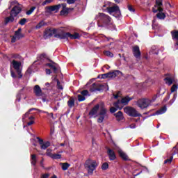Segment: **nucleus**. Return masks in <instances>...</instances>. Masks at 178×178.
Masks as SVG:
<instances>
[{
    "label": "nucleus",
    "mask_w": 178,
    "mask_h": 178,
    "mask_svg": "<svg viewBox=\"0 0 178 178\" xmlns=\"http://www.w3.org/2000/svg\"><path fill=\"white\" fill-rule=\"evenodd\" d=\"M30 115V111H28L25 114L23 115L22 116V120H25L26 118H28V116Z\"/></svg>",
    "instance_id": "47"
},
{
    "label": "nucleus",
    "mask_w": 178,
    "mask_h": 178,
    "mask_svg": "<svg viewBox=\"0 0 178 178\" xmlns=\"http://www.w3.org/2000/svg\"><path fill=\"white\" fill-rule=\"evenodd\" d=\"M33 92L36 97H42V90L38 85H35L33 87Z\"/></svg>",
    "instance_id": "19"
},
{
    "label": "nucleus",
    "mask_w": 178,
    "mask_h": 178,
    "mask_svg": "<svg viewBox=\"0 0 178 178\" xmlns=\"http://www.w3.org/2000/svg\"><path fill=\"white\" fill-rule=\"evenodd\" d=\"M97 19L100 23L104 24V26H111L112 25V18L109 17V15H106L102 13H99L97 16Z\"/></svg>",
    "instance_id": "4"
},
{
    "label": "nucleus",
    "mask_w": 178,
    "mask_h": 178,
    "mask_svg": "<svg viewBox=\"0 0 178 178\" xmlns=\"http://www.w3.org/2000/svg\"><path fill=\"white\" fill-rule=\"evenodd\" d=\"M170 99V95H167L165 98H164V99H163V102H166L167 101H169V99Z\"/></svg>",
    "instance_id": "58"
},
{
    "label": "nucleus",
    "mask_w": 178,
    "mask_h": 178,
    "mask_svg": "<svg viewBox=\"0 0 178 178\" xmlns=\"http://www.w3.org/2000/svg\"><path fill=\"white\" fill-rule=\"evenodd\" d=\"M74 2H76V0H67V3H68V5H73Z\"/></svg>",
    "instance_id": "55"
},
{
    "label": "nucleus",
    "mask_w": 178,
    "mask_h": 178,
    "mask_svg": "<svg viewBox=\"0 0 178 178\" xmlns=\"http://www.w3.org/2000/svg\"><path fill=\"white\" fill-rule=\"evenodd\" d=\"M85 168L87 169L88 175H92L94 170L98 168V163H97V161L95 160L88 159L85 162Z\"/></svg>",
    "instance_id": "3"
},
{
    "label": "nucleus",
    "mask_w": 178,
    "mask_h": 178,
    "mask_svg": "<svg viewBox=\"0 0 178 178\" xmlns=\"http://www.w3.org/2000/svg\"><path fill=\"white\" fill-rule=\"evenodd\" d=\"M46 155L47 156H49V158H51V159H60L62 158L61 154H52L51 152V149H47V152H46Z\"/></svg>",
    "instance_id": "14"
},
{
    "label": "nucleus",
    "mask_w": 178,
    "mask_h": 178,
    "mask_svg": "<svg viewBox=\"0 0 178 178\" xmlns=\"http://www.w3.org/2000/svg\"><path fill=\"white\" fill-rule=\"evenodd\" d=\"M104 55H106V56H109L110 58H113V53L110 51H105Z\"/></svg>",
    "instance_id": "39"
},
{
    "label": "nucleus",
    "mask_w": 178,
    "mask_h": 178,
    "mask_svg": "<svg viewBox=\"0 0 178 178\" xmlns=\"http://www.w3.org/2000/svg\"><path fill=\"white\" fill-rule=\"evenodd\" d=\"M97 123H102L105 119H109V114H108V109L102 106L98 113Z\"/></svg>",
    "instance_id": "5"
},
{
    "label": "nucleus",
    "mask_w": 178,
    "mask_h": 178,
    "mask_svg": "<svg viewBox=\"0 0 178 178\" xmlns=\"http://www.w3.org/2000/svg\"><path fill=\"white\" fill-rule=\"evenodd\" d=\"M60 165H62V169L63 170H67L70 167V164H69V163H60Z\"/></svg>",
    "instance_id": "33"
},
{
    "label": "nucleus",
    "mask_w": 178,
    "mask_h": 178,
    "mask_svg": "<svg viewBox=\"0 0 178 178\" xmlns=\"http://www.w3.org/2000/svg\"><path fill=\"white\" fill-rule=\"evenodd\" d=\"M127 8L128 10H129V12H132L133 13H134V12H136V10L134 9V8H133V6L128 4L127 5Z\"/></svg>",
    "instance_id": "43"
},
{
    "label": "nucleus",
    "mask_w": 178,
    "mask_h": 178,
    "mask_svg": "<svg viewBox=\"0 0 178 178\" xmlns=\"http://www.w3.org/2000/svg\"><path fill=\"white\" fill-rule=\"evenodd\" d=\"M42 113H46V115H47V116H49V118H51L52 119H55V118L54 117V113H49L47 111H42Z\"/></svg>",
    "instance_id": "44"
},
{
    "label": "nucleus",
    "mask_w": 178,
    "mask_h": 178,
    "mask_svg": "<svg viewBox=\"0 0 178 178\" xmlns=\"http://www.w3.org/2000/svg\"><path fill=\"white\" fill-rule=\"evenodd\" d=\"M32 124H34V120H31L30 122H27L28 126H31Z\"/></svg>",
    "instance_id": "61"
},
{
    "label": "nucleus",
    "mask_w": 178,
    "mask_h": 178,
    "mask_svg": "<svg viewBox=\"0 0 178 178\" xmlns=\"http://www.w3.org/2000/svg\"><path fill=\"white\" fill-rule=\"evenodd\" d=\"M131 99H133V98L129 96H126L124 98H122L121 100L118 99L117 100V102H114L113 106H115V108H118V109H120V111H121V109H123V106H121V104L127 105L129 102L131 101Z\"/></svg>",
    "instance_id": "6"
},
{
    "label": "nucleus",
    "mask_w": 178,
    "mask_h": 178,
    "mask_svg": "<svg viewBox=\"0 0 178 178\" xmlns=\"http://www.w3.org/2000/svg\"><path fill=\"white\" fill-rule=\"evenodd\" d=\"M102 79H109V76H108V73L102 74Z\"/></svg>",
    "instance_id": "53"
},
{
    "label": "nucleus",
    "mask_w": 178,
    "mask_h": 178,
    "mask_svg": "<svg viewBox=\"0 0 178 178\" xmlns=\"http://www.w3.org/2000/svg\"><path fill=\"white\" fill-rule=\"evenodd\" d=\"M51 145V143H49V141H47L45 143H42L40 145V148L41 149H47V148H48V147H49Z\"/></svg>",
    "instance_id": "27"
},
{
    "label": "nucleus",
    "mask_w": 178,
    "mask_h": 178,
    "mask_svg": "<svg viewBox=\"0 0 178 178\" xmlns=\"http://www.w3.org/2000/svg\"><path fill=\"white\" fill-rule=\"evenodd\" d=\"M40 165L42 166V168H44V158H42L40 161Z\"/></svg>",
    "instance_id": "64"
},
{
    "label": "nucleus",
    "mask_w": 178,
    "mask_h": 178,
    "mask_svg": "<svg viewBox=\"0 0 178 178\" xmlns=\"http://www.w3.org/2000/svg\"><path fill=\"white\" fill-rule=\"evenodd\" d=\"M107 149V154L110 161H115L116 159V154L115 152L109 147H106Z\"/></svg>",
    "instance_id": "17"
},
{
    "label": "nucleus",
    "mask_w": 178,
    "mask_h": 178,
    "mask_svg": "<svg viewBox=\"0 0 178 178\" xmlns=\"http://www.w3.org/2000/svg\"><path fill=\"white\" fill-rule=\"evenodd\" d=\"M36 138H37L40 145H41L44 143V140H42L41 138L37 137Z\"/></svg>",
    "instance_id": "52"
},
{
    "label": "nucleus",
    "mask_w": 178,
    "mask_h": 178,
    "mask_svg": "<svg viewBox=\"0 0 178 178\" xmlns=\"http://www.w3.org/2000/svg\"><path fill=\"white\" fill-rule=\"evenodd\" d=\"M46 73H47V74H51V73H52V71H51L50 69L47 68V69H46Z\"/></svg>",
    "instance_id": "62"
},
{
    "label": "nucleus",
    "mask_w": 178,
    "mask_h": 178,
    "mask_svg": "<svg viewBox=\"0 0 178 178\" xmlns=\"http://www.w3.org/2000/svg\"><path fill=\"white\" fill-rule=\"evenodd\" d=\"M159 92H161L160 91H159L158 93H156L153 97H152V101L154 102V101H155L156 99V98H158V97H159Z\"/></svg>",
    "instance_id": "51"
},
{
    "label": "nucleus",
    "mask_w": 178,
    "mask_h": 178,
    "mask_svg": "<svg viewBox=\"0 0 178 178\" xmlns=\"http://www.w3.org/2000/svg\"><path fill=\"white\" fill-rule=\"evenodd\" d=\"M34 10H35V6H33L30 8V10H29L26 12V15H31V13H33V12H34Z\"/></svg>",
    "instance_id": "42"
},
{
    "label": "nucleus",
    "mask_w": 178,
    "mask_h": 178,
    "mask_svg": "<svg viewBox=\"0 0 178 178\" xmlns=\"http://www.w3.org/2000/svg\"><path fill=\"white\" fill-rule=\"evenodd\" d=\"M58 30L56 29H52V28H47L44 29L43 37L44 40H47L48 38H51L54 34H56V32Z\"/></svg>",
    "instance_id": "9"
},
{
    "label": "nucleus",
    "mask_w": 178,
    "mask_h": 178,
    "mask_svg": "<svg viewBox=\"0 0 178 178\" xmlns=\"http://www.w3.org/2000/svg\"><path fill=\"white\" fill-rule=\"evenodd\" d=\"M108 76V79H115V77H116V76L119 75V74H122V72L119 71V70H115L113 72H110L108 73H107Z\"/></svg>",
    "instance_id": "22"
},
{
    "label": "nucleus",
    "mask_w": 178,
    "mask_h": 178,
    "mask_svg": "<svg viewBox=\"0 0 178 178\" xmlns=\"http://www.w3.org/2000/svg\"><path fill=\"white\" fill-rule=\"evenodd\" d=\"M156 16L160 20H165V19L166 18V15L165 14V13H158Z\"/></svg>",
    "instance_id": "29"
},
{
    "label": "nucleus",
    "mask_w": 178,
    "mask_h": 178,
    "mask_svg": "<svg viewBox=\"0 0 178 178\" xmlns=\"http://www.w3.org/2000/svg\"><path fill=\"white\" fill-rule=\"evenodd\" d=\"M22 12V8L19 6H14L11 11L10 12V16L6 17L5 19V24H8L9 23H13L15 22V17L19 15Z\"/></svg>",
    "instance_id": "2"
},
{
    "label": "nucleus",
    "mask_w": 178,
    "mask_h": 178,
    "mask_svg": "<svg viewBox=\"0 0 178 178\" xmlns=\"http://www.w3.org/2000/svg\"><path fill=\"white\" fill-rule=\"evenodd\" d=\"M56 81H57V88L58 90H63V86L60 85V82L59 81V79H56Z\"/></svg>",
    "instance_id": "46"
},
{
    "label": "nucleus",
    "mask_w": 178,
    "mask_h": 178,
    "mask_svg": "<svg viewBox=\"0 0 178 178\" xmlns=\"http://www.w3.org/2000/svg\"><path fill=\"white\" fill-rule=\"evenodd\" d=\"M26 23H27V19L26 18H22L19 22V24H20V26H24Z\"/></svg>",
    "instance_id": "36"
},
{
    "label": "nucleus",
    "mask_w": 178,
    "mask_h": 178,
    "mask_svg": "<svg viewBox=\"0 0 178 178\" xmlns=\"http://www.w3.org/2000/svg\"><path fill=\"white\" fill-rule=\"evenodd\" d=\"M178 86L177 84L172 85L171 87V92H175V91H177Z\"/></svg>",
    "instance_id": "45"
},
{
    "label": "nucleus",
    "mask_w": 178,
    "mask_h": 178,
    "mask_svg": "<svg viewBox=\"0 0 178 178\" xmlns=\"http://www.w3.org/2000/svg\"><path fill=\"white\" fill-rule=\"evenodd\" d=\"M109 168V164H108L107 162H105L102 165V170H106L107 169Z\"/></svg>",
    "instance_id": "34"
},
{
    "label": "nucleus",
    "mask_w": 178,
    "mask_h": 178,
    "mask_svg": "<svg viewBox=\"0 0 178 178\" xmlns=\"http://www.w3.org/2000/svg\"><path fill=\"white\" fill-rule=\"evenodd\" d=\"M51 63H46V66H48L51 70H53L54 73H58V69L59 67V65L58 63L52 61V60H49Z\"/></svg>",
    "instance_id": "13"
},
{
    "label": "nucleus",
    "mask_w": 178,
    "mask_h": 178,
    "mask_svg": "<svg viewBox=\"0 0 178 178\" xmlns=\"http://www.w3.org/2000/svg\"><path fill=\"white\" fill-rule=\"evenodd\" d=\"M172 161H173L172 156H170L169 159H167L164 161V164L168 163V165H170L172 163Z\"/></svg>",
    "instance_id": "38"
},
{
    "label": "nucleus",
    "mask_w": 178,
    "mask_h": 178,
    "mask_svg": "<svg viewBox=\"0 0 178 178\" xmlns=\"http://www.w3.org/2000/svg\"><path fill=\"white\" fill-rule=\"evenodd\" d=\"M149 104L151 102L148 99H140L137 101L136 105L140 109H145V108H148L149 106Z\"/></svg>",
    "instance_id": "8"
},
{
    "label": "nucleus",
    "mask_w": 178,
    "mask_h": 178,
    "mask_svg": "<svg viewBox=\"0 0 178 178\" xmlns=\"http://www.w3.org/2000/svg\"><path fill=\"white\" fill-rule=\"evenodd\" d=\"M163 0H156V4L154 6L157 8V10L159 13H163V8H162V6H163Z\"/></svg>",
    "instance_id": "16"
},
{
    "label": "nucleus",
    "mask_w": 178,
    "mask_h": 178,
    "mask_svg": "<svg viewBox=\"0 0 178 178\" xmlns=\"http://www.w3.org/2000/svg\"><path fill=\"white\" fill-rule=\"evenodd\" d=\"M114 116L115 117L117 122H120L124 119V117L123 116V112L122 111H118V113H114Z\"/></svg>",
    "instance_id": "23"
},
{
    "label": "nucleus",
    "mask_w": 178,
    "mask_h": 178,
    "mask_svg": "<svg viewBox=\"0 0 178 178\" xmlns=\"http://www.w3.org/2000/svg\"><path fill=\"white\" fill-rule=\"evenodd\" d=\"M48 177H49V174H48V173L43 174L41 176V178H48Z\"/></svg>",
    "instance_id": "57"
},
{
    "label": "nucleus",
    "mask_w": 178,
    "mask_h": 178,
    "mask_svg": "<svg viewBox=\"0 0 178 178\" xmlns=\"http://www.w3.org/2000/svg\"><path fill=\"white\" fill-rule=\"evenodd\" d=\"M32 111H38V112H42L41 110L36 108H32L29 110V113L31 112Z\"/></svg>",
    "instance_id": "56"
},
{
    "label": "nucleus",
    "mask_w": 178,
    "mask_h": 178,
    "mask_svg": "<svg viewBox=\"0 0 178 178\" xmlns=\"http://www.w3.org/2000/svg\"><path fill=\"white\" fill-rule=\"evenodd\" d=\"M81 94L82 96L86 97V95H88V90H83L81 92Z\"/></svg>",
    "instance_id": "49"
},
{
    "label": "nucleus",
    "mask_w": 178,
    "mask_h": 178,
    "mask_svg": "<svg viewBox=\"0 0 178 178\" xmlns=\"http://www.w3.org/2000/svg\"><path fill=\"white\" fill-rule=\"evenodd\" d=\"M46 56H47V54L44 53L40 54V56L38 57V60H41L44 59V58H45Z\"/></svg>",
    "instance_id": "50"
},
{
    "label": "nucleus",
    "mask_w": 178,
    "mask_h": 178,
    "mask_svg": "<svg viewBox=\"0 0 178 178\" xmlns=\"http://www.w3.org/2000/svg\"><path fill=\"white\" fill-rule=\"evenodd\" d=\"M60 5H61L63 9H69V8L66 7L67 6L66 3H61Z\"/></svg>",
    "instance_id": "60"
},
{
    "label": "nucleus",
    "mask_w": 178,
    "mask_h": 178,
    "mask_svg": "<svg viewBox=\"0 0 178 178\" xmlns=\"http://www.w3.org/2000/svg\"><path fill=\"white\" fill-rule=\"evenodd\" d=\"M23 90H24V88H22V89H21L17 95V99L18 102H20V99H21V97H22L21 92L23 91Z\"/></svg>",
    "instance_id": "37"
},
{
    "label": "nucleus",
    "mask_w": 178,
    "mask_h": 178,
    "mask_svg": "<svg viewBox=\"0 0 178 178\" xmlns=\"http://www.w3.org/2000/svg\"><path fill=\"white\" fill-rule=\"evenodd\" d=\"M74 8H63L62 10L60 12V16H66L69 15L70 10H73Z\"/></svg>",
    "instance_id": "26"
},
{
    "label": "nucleus",
    "mask_w": 178,
    "mask_h": 178,
    "mask_svg": "<svg viewBox=\"0 0 178 178\" xmlns=\"http://www.w3.org/2000/svg\"><path fill=\"white\" fill-rule=\"evenodd\" d=\"M31 158L32 159L31 164L33 165V166H35L37 165V156L35 154L31 155Z\"/></svg>",
    "instance_id": "32"
},
{
    "label": "nucleus",
    "mask_w": 178,
    "mask_h": 178,
    "mask_svg": "<svg viewBox=\"0 0 178 178\" xmlns=\"http://www.w3.org/2000/svg\"><path fill=\"white\" fill-rule=\"evenodd\" d=\"M15 36L17 40H20V38H23L24 37V35L22 33V28H19L15 32Z\"/></svg>",
    "instance_id": "24"
},
{
    "label": "nucleus",
    "mask_w": 178,
    "mask_h": 178,
    "mask_svg": "<svg viewBox=\"0 0 178 178\" xmlns=\"http://www.w3.org/2000/svg\"><path fill=\"white\" fill-rule=\"evenodd\" d=\"M130 129H136V124H131L129 125Z\"/></svg>",
    "instance_id": "63"
},
{
    "label": "nucleus",
    "mask_w": 178,
    "mask_h": 178,
    "mask_svg": "<svg viewBox=\"0 0 178 178\" xmlns=\"http://www.w3.org/2000/svg\"><path fill=\"white\" fill-rule=\"evenodd\" d=\"M67 105L69 108H73L74 106V99L73 97L70 98L67 101Z\"/></svg>",
    "instance_id": "30"
},
{
    "label": "nucleus",
    "mask_w": 178,
    "mask_h": 178,
    "mask_svg": "<svg viewBox=\"0 0 178 178\" xmlns=\"http://www.w3.org/2000/svg\"><path fill=\"white\" fill-rule=\"evenodd\" d=\"M98 111H99V104H96L89 112V116H94L98 113Z\"/></svg>",
    "instance_id": "20"
},
{
    "label": "nucleus",
    "mask_w": 178,
    "mask_h": 178,
    "mask_svg": "<svg viewBox=\"0 0 178 178\" xmlns=\"http://www.w3.org/2000/svg\"><path fill=\"white\" fill-rule=\"evenodd\" d=\"M171 35H172V40L176 41L175 46L178 47V31L174 30V31H171Z\"/></svg>",
    "instance_id": "21"
},
{
    "label": "nucleus",
    "mask_w": 178,
    "mask_h": 178,
    "mask_svg": "<svg viewBox=\"0 0 178 178\" xmlns=\"http://www.w3.org/2000/svg\"><path fill=\"white\" fill-rule=\"evenodd\" d=\"M44 26H47V22H44V20H42L36 25L35 29H41L42 27H44Z\"/></svg>",
    "instance_id": "31"
},
{
    "label": "nucleus",
    "mask_w": 178,
    "mask_h": 178,
    "mask_svg": "<svg viewBox=\"0 0 178 178\" xmlns=\"http://www.w3.org/2000/svg\"><path fill=\"white\" fill-rule=\"evenodd\" d=\"M54 38L66 40V41H69V38H70V40H79V38H80V34L79 33L72 34L70 32H63L62 33H55Z\"/></svg>",
    "instance_id": "1"
},
{
    "label": "nucleus",
    "mask_w": 178,
    "mask_h": 178,
    "mask_svg": "<svg viewBox=\"0 0 178 178\" xmlns=\"http://www.w3.org/2000/svg\"><path fill=\"white\" fill-rule=\"evenodd\" d=\"M165 81H167L168 86H172V84H173V79H172L170 77L165 78Z\"/></svg>",
    "instance_id": "35"
},
{
    "label": "nucleus",
    "mask_w": 178,
    "mask_h": 178,
    "mask_svg": "<svg viewBox=\"0 0 178 178\" xmlns=\"http://www.w3.org/2000/svg\"><path fill=\"white\" fill-rule=\"evenodd\" d=\"M13 67L16 70L19 79H22L23 77V74H22V70H20V66H22V62L17 61L15 60H13Z\"/></svg>",
    "instance_id": "10"
},
{
    "label": "nucleus",
    "mask_w": 178,
    "mask_h": 178,
    "mask_svg": "<svg viewBox=\"0 0 178 178\" xmlns=\"http://www.w3.org/2000/svg\"><path fill=\"white\" fill-rule=\"evenodd\" d=\"M104 90V85L98 83H94L90 88V92H97V91H102Z\"/></svg>",
    "instance_id": "11"
},
{
    "label": "nucleus",
    "mask_w": 178,
    "mask_h": 178,
    "mask_svg": "<svg viewBox=\"0 0 178 178\" xmlns=\"http://www.w3.org/2000/svg\"><path fill=\"white\" fill-rule=\"evenodd\" d=\"M118 109H119V108H117L116 106L111 107V108H110V112H111V113H115V112H116V111H118Z\"/></svg>",
    "instance_id": "48"
},
{
    "label": "nucleus",
    "mask_w": 178,
    "mask_h": 178,
    "mask_svg": "<svg viewBox=\"0 0 178 178\" xmlns=\"http://www.w3.org/2000/svg\"><path fill=\"white\" fill-rule=\"evenodd\" d=\"M118 154L123 161H129V156L123 151L119 150Z\"/></svg>",
    "instance_id": "25"
},
{
    "label": "nucleus",
    "mask_w": 178,
    "mask_h": 178,
    "mask_svg": "<svg viewBox=\"0 0 178 178\" xmlns=\"http://www.w3.org/2000/svg\"><path fill=\"white\" fill-rule=\"evenodd\" d=\"M16 36H13L11 39V42L13 44L15 42H16Z\"/></svg>",
    "instance_id": "59"
},
{
    "label": "nucleus",
    "mask_w": 178,
    "mask_h": 178,
    "mask_svg": "<svg viewBox=\"0 0 178 178\" xmlns=\"http://www.w3.org/2000/svg\"><path fill=\"white\" fill-rule=\"evenodd\" d=\"M124 112H125L127 115L131 116V118H141L142 116L141 113H138L136 108L130 106L124 107Z\"/></svg>",
    "instance_id": "7"
},
{
    "label": "nucleus",
    "mask_w": 178,
    "mask_h": 178,
    "mask_svg": "<svg viewBox=\"0 0 178 178\" xmlns=\"http://www.w3.org/2000/svg\"><path fill=\"white\" fill-rule=\"evenodd\" d=\"M60 8H62V5L58 4V5L47 6L46 7V9H48L49 12H56V13H58Z\"/></svg>",
    "instance_id": "15"
},
{
    "label": "nucleus",
    "mask_w": 178,
    "mask_h": 178,
    "mask_svg": "<svg viewBox=\"0 0 178 178\" xmlns=\"http://www.w3.org/2000/svg\"><path fill=\"white\" fill-rule=\"evenodd\" d=\"M51 2H52V0H45L42 3V6H45L46 3H51Z\"/></svg>",
    "instance_id": "54"
},
{
    "label": "nucleus",
    "mask_w": 178,
    "mask_h": 178,
    "mask_svg": "<svg viewBox=\"0 0 178 178\" xmlns=\"http://www.w3.org/2000/svg\"><path fill=\"white\" fill-rule=\"evenodd\" d=\"M78 101L79 102H83V101H86V97L81 95H78Z\"/></svg>",
    "instance_id": "40"
},
{
    "label": "nucleus",
    "mask_w": 178,
    "mask_h": 178,
    "mask_svg": "<svg viewBox=\"0 0 178 178\" xmlns=\"http://www.w3.org/2000/svg\"><path fill=\"white\" fill-rule=\"evenodd\" d=\"M108 12L110 13V15H112V13H115L116 17H119L120 16V9L119 8V6H114L113 7H109L108 8Z\"/></svg>",
    "instance_id": "12"
},
{
    "label": "nucleus",
    "mask_w": 178,
    "mask_h": 178,
    "mask_svg": "<svg viewBox=\"0 0 178 178\" xmlns=\"http://www.w3.org/2000/svg\"><path fill=\"white\" fill-rule=\"evenodd\" d=\"M166 111H167L166 106H164L159 111H156V115H163V113H165V112H166Z\"/></svg>",
    "instance_id": "28"
},
{
    "label": "nucleus",
    "mask_w": 178,
    "mask_h": 178,
    "mask_svg": "<svg viewBox=\"0 0 178 178\" xmlns=\"http://www.w3.org/2000/svg\"><path fill=\"white\" fill-rule=\"evenodd\" d=\"M133 54L136 59H140L141 57V51H140V47L138 46L133 47Z\"/></svg>",
    "instance_id": "18"
},
{
    "label": "nucleus",
    "mask_w": 178,
    "mask_h": 178,
    "mask_svg": "<svg viewBox=\"0 0 178 178\" xmlns=\"http://www.w3.org/2000/svg\"><path fill=\"white\" fill-rule=\"evenodd\" d=\"M11 58L13 59H20L22 58V56H20V55H19L17 54H11Z\"/></svg>",
    "instance_id": "41"
}]
</instances>
